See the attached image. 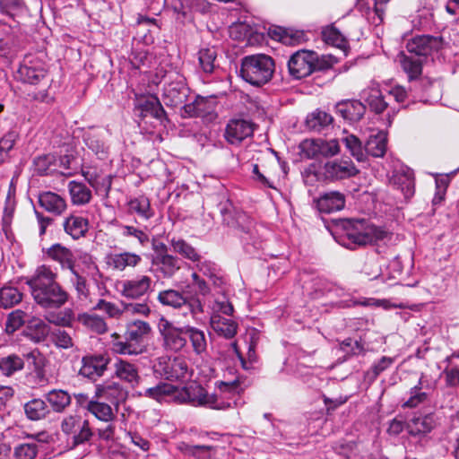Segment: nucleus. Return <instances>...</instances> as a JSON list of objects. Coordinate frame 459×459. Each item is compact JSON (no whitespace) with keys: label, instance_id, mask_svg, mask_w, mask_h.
<instances>
[{"label":"nucleus","instance_id":"f257e3e1","mask_svg":"<svg viewBox=\"0 0 459 459\" xmlns=\"http://www.w3.org/2000/svg\"><path fill=\"white\" fill-rule=\"evenodd\" d=\"M56 274L48 266H39L27 281L37 304L45 308H57L68 299V294L56 282Z\"/></svg>","mask_w":459,"mask_h":459},{"label":"nucleus","instance_id":"f03ea898","mask_svg":"<svg viewBox=\"0 0 459 459\" xmlns=\"http://www.w3.org/2000/svg\"><path fill=\"white\" fill-rule=\"evenodd\" d=\"M151 332L149 323L135 320L126 325L124 336L114 333L111 334V351L119 355L136 356L146 351L144 339Z\"/></svg>","mask_w":459,"mask_h":459},{"label":"nucleus","instance_id":"7ed1b4c3","mask_svg":"<svg viewBox=\"0 0 459 459\" xmlns=\"http://www.w3.org/2000/svg\"><path fill=\"white\" fill-rule=\"evenodd\" d=\"M275 65L273 59L264 54L250 55L242 58L239 76L254 86H262L273 77Z\"/></svg>","mask_w":459,"mask_h":459},{"label":"nucleus","instance_id":"20e7f679","mask_svg":"<svg viewBox=\"0 0 459 459\" xmlns=\"http://www.w3.org/2000/svg\"><path fill=\"white\" fill-rule=\"evenodd\" d=\"M344 236L350 241L343 243L349 248L354 246H363L372 244L377 240L384 239L385 231L371 225H368L365 221L347 220L343 222Z\"/></svg>","mask_w":459,"mask_h":459},{"label":"nucleus","instance_id":"39448f33","mask_svg":"<svg viewBox=\"0 0 459 459\" xmlns=\"http://www.w3.org/2000/svg\"><path fill=\"white\" fill-rule=\"evenodd\" d=\"M174 402L208 409L224 407L222 402H219L204 387L195 382L181 388L175 386Z\"/></svg>","mask_w":459,"mask_h":459},{"label":"nucleus","instance_id":"423d86ee","mask_svg":"<svg viewBox=\"0 0 459 459\" xmlns=\"http://www.w3.org/2000/svg\"><path fill=\"white\" fill-rule=\"evenodd\" d=\"M87 411L95 416L103 425L96 427L95 431L101 440H113L116 431V412L112 406L103 402L91 400L86 405Z\"/></svg>","mask_w":459,"mask_h":459},{"label":"nucleus","instance_id":"0eeeda50","mask_svg":"<svg viewBox=\"0 0 459 459\" xmlns=\"http://www.w3.org/2000/svg\"><path fill=\"white\" fill-rule=\"evenodd\" d=\"M158 300L164 306L175 309L186 308L195 322H199V316L204 313V305L198 298H187L177 290L169 289L158 294Z\"/></svg>","mask_w":459,"mask_h":459},{"label":"nucleus","instance_id":"6e6552de","mask_svg":"<svg viewBox=\"0 0 459 459\" xmlns=\"http://www.w3.org/2000/svg\"><path fill=\"white\" fill-rule=\"evenodd\" d=\"M162 100L167 106L177 107L183 104L190 92L183 75L170 71L163 76Z\"/></svg>","mask_w":459,"mask_h":459},{"label":"nucleus","instance_id":"1a4fd4ad","mask_svg":"<svg viewBox=\"0 0 459 459\" xmlns=\"http://www.w3.org/2000/svg\"><path fill=\"white\" fill-rule=\"evenodd\" d=\"M61 429L68 436L67 444L71 448L84 444L93 436L88 420L78 414L65 416L61 422Z\"/></svg>","mask_w":459,"mask_h":459},{"label":"nucleus","instance_id":"9d476101","mask_svg":"<svg viewBox=\"0 0 459 459\" xmlns=\"http://www.w3.org/2000/svg\"><path fill=\"white\" fill-rule=\"evenodd\" d=\"M318 68V55L307 49L298 50L288 62L289 73L295 79L305 78Z\"/></svg>","mask_w":459,"mask_h":459},{"label":"nucleus","instance_id":"9b49d317","mask_svg":"<svg viewBox=\"0 0 459 459\" xmlns=\"http://www.w3.org/2000/svg\"><path fill=\"white\" fill-rule=\"evenodd\" d=\"M159 328L166 351L177 353L186 348V325L177 326L167 319H161Z\"/></svg>","mask_w":459,"mask_h":459},{"label":"nucleus","instance_id":"f8f14e48","mask_svg":"<svg viewBox=\"0 0 459 459\" xmlns=\"http://www.w3.org/2000/svg\"><path fill=\"white\" fill-rule=\"evenodd\" d=\"M46 74L45 62L35 55H27L16 72V77L23 82L37 84Z\"/></svg>","mask_w":459,"mask_h":459},{"label":"nucleus","instance_id":"ddd939ff","mask_svg":"<svg viewBox=\"0 0 459 459\" xmlns=\"http://www.w3.org/2000/svg\"><path fill=\"white\" fill-rule=\"evenodd\" d=\"M443 45L441 37L430 35H419L411 38L406 43L407 52L421 57L423 60Z\"/></svg>","mask_w":459,"mask_h":459},{"label":"nucleus","instance_id":"4468645a","mask_svg":"<svg viewBox=\"0 0 459 459\" xmlns=\"http://www.w3.org/2000/svg\"><path fill=\"white\" fill-rule=\"evenodd\" d=\"M157 371L168 380L184 379L188 375V366L182 357L159 359Z\"/></svg>","mask_w":459,"mask_h":459},{"label":"nucleus","instance_id":"2eb2a0df","mask_svg":"<svg viewBox=\"0 0 459 459\" xmlns=\"http://www.w3.org/2000/svg\"><path fill=\"white\" fill-rule=\"evenodd\" d=\"M255 125L247 119H231L226 126L224 138L231 145H238L254 134Z\"/></svg>","mask_w":459,"mask_h":459},{"label":"nucleus","instance_id":"dca6fc26","mask_svg":"<svg viewBox=\"0 0 459 459\" xmlns=\"http://www.w3.org/2000/svg\"><path fill=\"white\" fill-rule=\"evenodd\" d=\"M216 391L212 394L220 402H222V408H212V410H227L237 405L239 393L241 391L240 384L238 379L232 381H217L215 383Z\"/></svg>","mask_w":459,"mask_h":459},{"label":"nucleus","instance_id":"f3484780","mask_svg":"<svg viewBox=\"0 0 459 459\" xmlns=\"http://www.w3.org/2000/svg\"><path fill=\"white\" fill-rule=\"evenodd\" d=\"M359 170L349 159H335L325 162L324 176L331 181L342 180L357 175Z\"/></svg>","mask_w":459,"mask_h":459},{"label":"nucleus","instance_id":"a211bd4d","mask_svg":"<svg viewBox=\"0 0 459 459\" xmlns=\"http://www.w3.org/2000/svg\"><path fill=\"white\" fill-rule=\"evenodd\" d=\"M152 280L147 275H138L135 278L122 281L119 291L126 299H140L152 290Z\"/></svg>","mask_w":459,"mask_h":459},{"label":"nucleus","instance_id":"6ab92c4d","mask_svg":"<svg viewBox=\"0 0 459 459\" xmlns=\"http://www.w3.org/2000/svg\"><path fill=\"white\" fill-rule=\"evenodd\" d=\"M114 375L131 388H136L142 382L138 367L126 359H117L114 364Z\"/></svg>","mask_w":459,"mask_h":459},{"label":"nucleus","instance_id":"aec40b11","mask_svg":"<svg viewBox=\"0 0 459 459\" xmlns=\"http://www.w3.org/2000/svg\"><path fill=\"white\" fill-rule=\"evenodd\" d=\"M108 363V359L101 355L83 357L79 373L84 377L96 380L103 376Z\"/></svg>","mask_w":459,"mask_h":459},{"label":"nucleus","instance_id":"412c9836","mask_svg":"<svg viewBox=\"0 0 459 459\" xmlns=\"http://www.w3.org/2000/svg\"><path fill=\"white\" fill-rule=\"evenodd\" d=\"M190 342L193 353L202 360L208 357V341L204 331L186 325V342Z\"/></svg>","mask_w":459,"mask_h":459},{"label":"nucleus","instance_id":"4be33fe9","mask_svg":"<svg viewBox=\"0 0 459 459\" xmlns=\"http://www.w3.org/2000/svg\"><path fill=\"white\" fill-rule=\"evenodd\" d=\"M323 285L324 288L319 289V291L322 295L329 297L336 307H351L355 305H359V301L353 300L343 288L332 282H324Z\"/></svg>","mask_w":459,"mask_h":459},{"label":"nucleus","instance_id":"5701e85b","mask_svg":"<svg viewBox=\"0 0 459 459\" xmlns=\"http://www.w3.org/2000/svg\"><path fill=\"white\" fill-rule=\"evenodd\" d=\"M106 259L107 264L110 268L119 272L126 270L127 267H136L142 262L140 255L129 251L110 254Z\"/></svg>","mask_w":459,"mask_h":459},{"label":"nucleus","instance_id":"b1692460","mask_svg":"<svg viewBox=\"0 0 459 459\" xmlns=\"http://www.w3.org/2000/svg\"><path fill=\"white\" fill-rule=\"evenodd\" d=\"M397 62L400 64L403 71L407 74L410 81L419 78L422 73V65L424 60L409 52H401L397 56Z\"/></svg>","mask_w":459,"mask_h":459},{"label":"nucleus","instance_id":"393cba45","mask_svg":"<svg viewBox=\"0 0 459 459\" xmlns=\"http://www.w3.org/2000/svg\"><path fill=\"white\" fill-rule=\"evenodd\" d=\"M135 108L143 117L151 116L161 120L165 117V110L156 96H146L137 100Z\"/></svg>","mask_w":459,"mask_h":459},{"label":"nucleus","instance_id":"a878e982","mask_svg":"<svg viewBox=\"0 0 459 459\" xmlns=\"http://www.w3.org/2000/svg\"><path fill=\"white\" fill-rule=\"evenodd\" d=\"M105 134L104 130H91L83 136L86 146L101 160L107 157L108 152V145L104 140Z\"/></svg>","mask_w":459,"mask_h":459},{"label":"nucleus","instance_id":"bb28decb","mask_svg":"<svg viewBox=\"0 0 459 459\" xmlns=\"http://www.w3.org/2000/svg\"><path fill=\"white\" fill-rule=\"evenodd\" d=\"M345 205L344 195L332 191L322 195L316 201V206L321 212L331 213L341 211Z\"/></svg>","mask_w":459,"mask_h":459},{"label":"nucleus","instance_id":"cd10ccee","mask_svg":"<svg viewBox=\"0 0 459 459\" xmlns=\"http://www.w3.org/2000/svg\"><path fill=\"white\" fill-rule=\"evenodd\" d=\"M336 109L345 120L355 123L362 118L366 107L359 100H345L338 103Z\"/></svg>","mask_w":459,"mask_h":459},{"label":"nucleus","instance_id":"c85d7f7f","mask_svg":"<svg viewBox=\"0 0 459 459\" xmlns=\"http://www.w3.org/2000/svg\"><path fill=\"white\" fill-rule=\"evenodd\" d=\"M387 134L383 130L373 131L364 146V153L373 157H383L386 152Z\"/></svg>","mask_w":459,"mask_h":459},{"label":"nucleus","instance_id":"c756f323","mask_svg":"<svg viewBox=\"0 0 459 459\" xmlns=\"http://www.w3.org/2000/svg\"><path fill=\"white\" fill-rule=\"evenodd\" d=\"M195 272L208 279L214 287H221L224 283L217 264L211 260H203L201 257L199 261L195 262Z\"/></svg>","mask_w":459,"mask_h":459},{"label":"nucleus","instance_id":"7c9ffc66","mask_svg":"<svg viewBox=\"0 0 459 459\" xmlns=\"http://www.w3.org/2000/svg\"><path fill=\"white\" fill-rule=\"evenodd\" d=\"M39 205L55 215L62 214L66 209L65 200L53 192H43L39 195Z\"/></svg>","mask_w":459,"mask_h":459},{"label":"nucleus","instance_id":"2f4dec72","mask_svg":"<svg viewBox=\"0 0 459 459\" xmlns=\"http://www.w3.org/2000/svg\"><path fill=\"white\" fill-rule=\"evenodd\" d=\"M175 386L168 383H160L155 386L144 388L139 392L140 396L156 400L157 402H174Z\"/></svg>","mask_w":459,"mask_h":459},{"label":"nucleus","instance_id":"473e14b6","mask_svg":"<svg viewBox=\"0 0 459 459\" xmlns=\"http://www.w3.org/2000/svg\"><path fill=\"white\" fill-rule=\"evenodd\" d=\"M128 213L136 214L140 219L148 221L154 216L150 199L145 195H139L127 202Z\"/></svg>","mask_w":459,"mask_h":459},{"label":"nucleus","instance_id":"72a5a7b5","mask_svg":"<svg viewBox=\"0 0 459 459\" xmlns=\"http://www.w3.org/2000/svg\"><path fill=\"white\" fill-rule=\"evenodd\" d=\"M75 321L87 331L97 334H102L108 331V325L104 318L96 314L86 312L80 313L76 316Z\"/></svg>","mask_w":459,"mask_h":459},{"label":"nucleus","instance_id":"f704fd0d","mask_svg":"<svg viewBox=\"0 0 459 459\" xmlns=\"http://www.w3.org/2000/svg\"><path fill=\"white\" fill-rule=\"evenodd\" d=\"M360 98L364 100L369 108L376 113L380 114L387 108V102L384 100L382 92L377 85H372L364 89L360 93Z\"/></svg>","mask_w":459,"mask_h":459},{"label":"nucleus","instance_id":"c9c22d12","mask_svg":"<svg viewBox=\"0 0 459 459\" xmlns=\"http://www.w3.org/2000/svg\"><path fill=\"white\" fill-rule=\"evenodd\" d=\"M100 398L108 400L112 405L117 407L127 395L126 391L119 383H109L97 388Z\"/></svg>","mask_w":459,"mask_h":459},{"label":"nucleus","instance_id":"e433bc0d","mask_svg":"<svg viewBox=\"0 0 459 459\" xmlns=\"http://www.w3.org/2000/svg\"><path fill=\"white\" fill-rule=\"evenodd\" d=\"M64 230L74 239L84 237L89 230V221L77 215H70L64 221Z\"/></svg>","mask_w":459,"mask_h":459},{"label":"nucleus","instance_id":"4c0bfd02","mask_svg":"<svg viewBox=\"0 0 459 459\" xmlns=\"http://www.w3.org/2000/svg\"><path fill=\"white\" fill-rule=\"evenodd\" d=\"M210 325L214 332L225 338H232L237 333V324L233 320L221 316L219 314L212 315Z\"/></svg>","mask_w":459,"mask_h":459},{"label":"nucleus","instance_id":"58836bf2","mask_svg":"<svg viewBox=\"0 0 459 459\" xmlns=\"http://www.w3.org/2000/svg\"><path fill=\"white\" fill-rule=\"evenodd\" d=\"M68 190L71 201L74 205H84L89 204L92 196L91 189L82 182L74 180L69 182Z\"/></svg>","mask_w":459,"mask_h":459},{"label":"nucleus","instance_id":"ea45409f","mask_svg":"<svg viewBox=\"0 0 459 459\" xmlns=\"http://www.w3.org/2000/svg\"><path fill=\"white\" fill-rule=\"evenodd\" d=\"M49 332L48 325L41 319L30 317L27 321L25 334L34 342H40L46 339Z\"/></svg>","mask_w":459,"mask_h":459},{"label":"nucleus","instance_id":"a19ab883","mask_svg":"<svg viewBox=\"0 0 459 459\" xmlns=\"http://www.w3.org/2000/svg\"><path fill=\"white\" fill-rule=\"evenodd\" d=\"M394 183L397 185L405 199H410L414 195L413 173L408 168L403 170V174L394 175Z\"/></svg>","mask_w":459,"mask_h":459},{"label":"nucleus","instance_id":"79ce46f5","mask_svg":"<svg viewBox=\"0 0 459 459\" xmlns=\"http://www.w3.org/2000/svg\"><path fill=\"white\" fill-rule=\"evenodd\" d=\"M333 117L325 111L316 109L310 113L306 119V125L308 129L321 132L333 123Z\"/></svg>","mask_w":459,"mask_h":459},{"label":"nucleus","instance_id":"37998d69","mask_svg":"<svg viewBox=\"0 0 459 459\" xmlns=\"http://www.w3.org/2000/svg\"><path fill=\"white\" fill-rule=\"evenodd\" d=\"M46 400L56 412H62L71 403V395L61 389H53L46 394Z\"/></svg>","mask_w":459,"mask_h":459},{"label":"nucleus","instance_id":"c03bdc74","mask_svg":"<svg viewBox=\"0 0 459 459\" xmlns=\"http://www.w3.org/2000/svg\"><path fill=\"white\" fill-rule=\"evenodd\" d=\"M433 427V418L429 415L413 418L407 423L408 432L411 436L429 433L432 430Z\"/></svg>","mask_w":459,"mask_h":459},{"label":"nucleus","instance_id":"a18cd8bd","mask_svg":"<svg viewBox=\"0 0 459 459\" xmlns=\"http://www.w3.org/2000/svg\"><path fill=\"white\" fill-rule=\"evenodd\" d=\"M24 411L26 416L31 420H41L49 413L47 403L41 399H33L26 403Z\"/></svg>","mask_w":459,"mask_h":459},{"label":"nucleus","instance_id":"49530a36","mask_svg":"<svg viewBox=\"0 0 459 459\" xmlns=\"http://www.w3.org/2000/svg\"><path fill=\"white\" fill-rule=\"evenodd\" d=\"M170 244L173 251L179 254L184 258L188 259L193 263L200 260L201 255L186 240L181 238H172Z\"/></svg>","mask_w":459,"mask_h":459},{"label":"nucleus","instance_id":"de8ad7c7","mask_svg":"<svg viewBox=\"0 0 459 459\" xmlns=\"http://www.w3.org/2000/svg\"><path fill=\"white\" fill-rule=\"evenodd\" d=\"M115 224L117 227L119 235L121 237L134 238L142 247H144L149 243V236L144 230L133 225H126L117 221Z\"/></svg>","mask_w":459,"mask_h":459},{"label":"nucleus","instance_id":"09e8293b","mask_svg":"<svg viewBox=\"0 0 459 459\" xmlns=\"http://www.w3.org/2000/svg\"><path fill=\"white\" fill-rule=\"evenodd\" d=\"M341 142L345 145L347 151L351 155L355 158L358 161L361 162L366 160V154L364 153V147L360 140L354 134H344L341 138Z\"/></svg>","mask_w":459,"mask_h":459},{"label":"nucleus","instance_id":"8fccbe9b","mask_svg":"<svg viewBox=\"0 0 459 459\" xmlns=\"http://www.w3.org/2000/svg\"><path fill=\"white\" fill-rule=\"evenodd\" d=\"M48 255L52 259L59 262L63 267L72 269L73 255L68 248L61 246L60 244H55L48 248Z\"/></svg>","mask_w":459,"mask_h":459},{"label":"nucleus","instance_id":"3c124183","mask_svg":"<svg viewBox=\"0 0 459 459\" xmlns=\"http://www.w3.org/2000/svg\"><path fill=\"white\" fill-rule=\"evenodd\" d=\"M322 37L325 43L345 50L348 42L344 36L334 26H327L322 31Z\"/></svg>","mask_w":459,"mask_h":459},{"label":"nucleus","instance_id":"603ef678","mask_svg":"<svg viewBox=\"0 0 459 459\" xmlns=\"http://www.w3.org/2000/svg\"><path fill=\"white\" fill-rule=\"evenodd\" d=\"M24 367L23 359L15 354L0 359V370L4 376H11Z\"/></svg>","mask_w":459,"mask_h":459},{"label":"nucleus","instance_id":"864d4df0","mask_svg":"<svg viewBox=\"0 0 459 459\" xmlns=\"http://www.w3.org/2000/svg\"><path fill=\"white\" fill-rule=\"evenodd\" d=\"M178 448L186 455L194 456L197 459H208L210 457V451L212 446H193L186 442L178 444Z\"/></svg>","mask_w":459,"mask_h":459},{"label":"nucleus","instance_id":"5fc2aeb1","mask_svg":"<svg viewBox=\"0 0 459 459\" xmlns=\"http://www.w3.org/2000/svg\"><path fill=\"white\" fill-rule=\"evenodd\" d=\"M199 63L203 71L206 74H211L215 68V60L217 57V51L214 48H201L199 53Z\"/></svg>","mask_w":459,"mask_h":459},{"label":"nucleus","instance_id":"6e6d98bb","mask_svg":"<svg viewBox=\"0 0 459 459\" xmlns=\"http://www.w3.org/2000/svg\"><path fill=\"white\" fill-rule=\"evenodd\" d=\"M22 300V293L13 287H3L0 290V306L7 308Z\"/></svg>","mask_w":459,"mask_h":459},{"label":"nucleus","instance_id":"4d7b16f0","mask_svg":"<svg viewBox=\"0 0 459 459\" xmlns=\"http://www.w3.org/2000/svg\"><path fill=\"white\" fill-rule=\"evenodd\" d=\"M206 100L204 98L197 96L195 99L183 106L182 116L183 117H202L205 113Z\"/></svg>","mask_w":459,"mask_h":459},{"label":"nucleus","instance_id":"13d9d810","mask_svg":"<svg viewBox=\"0 0 459 459\" xmlns=\"http://www.w3.org/2000/svg\"><path fill=\"white\" fill-rule=\"evenodd\" d=\"M29 318H30V316L27 313H25L20 309L13 311L12 313L9 314L8 318L6 320L5 331L8 333H14L22 325L27 323Z\"/></svg>","mask_w":459,"mask_h":459},{"label":"nucleus","instance_id":"bf43d9fd","mask_svg":"<svg viewBox=\"0 0 459 459\" xmlns=\"http://www.w3.org/2000/svg\"><path fill=\"white\" fill-rule=\"evenodd\" d=\"M159 265L165 277H172L179 269L178 260L171 255H162L159 257Z\"/></svg>","mask_w":459,"mask_h":459},{"label":"nucleus","instance_id":"052dcab7","mask_svg":"<svg viewBox=\"0 0 459 459\" xmlns=\"http://www.w3.org/2000/svg\"><path fill=\"white\" fill-rule=\"evenodd\" d=\"M18 138L19 134L11 130L0 139V164L8 157L9 152L13 149Z\"/></svg>","mask_w":459,"mask_h":459},{"label":"nucleus","instance_id":"680f3d73","mask_svg":"<svg viewBox=\"0 0 459 459\" xmlns=\"http://www.w3.org/2000/svg\"><path fill=\"white\" fill-rule=\"evenodd\" d=\"M318 143H319L318 158L333 157L340 152L339 141L336 139H332L330 141H326V140L318 138Z\"/></svg>","mask_w":459,"mask_h":459},{"label":"nucleus","instance_id":"e2e57ef3","mask_svg":"<svg viewBox=\"0 0 459 459\" xmlns=\"http://www.w3.org/2000/svg\"><path fill=\"white\" fill-rule=\"evenodd\" d=\"M191 278L192 286L197 294L202 296H207L211 293V285L212 284L211 281H209L208 279L203 277L197 272H193L191 273Z\"/></svg>","mask_w":459,"mask_h":459},{"label":"nucleus","instance_id":"0e129e2a","mask_svg":"<svg viewBox=\"0 0 459 459\" xmlns=\"http://www.w3.org/2000/svg\"><path fill=\"white\" fill-rule=\"evenodd\" d=\"M387 277L381 273L375 276L376 279H379L381 281L385 282L387 280L395 281L400 280L403 274V265L398 258L392 260L387 266Z\"/></svg>","mask_w":459,"mask_h":459},{"label":"nucleus","instance_id":"69168bd1","mask_svg":"<svg viewBox=\"0 0 459 459\" xmlns=\"http://www.w3.org/2000/svg\"><path fill=\"white\" fill-rule=\"evenodd\" d=\"M94 309L102 311L110 318H120L124 314V309L119 308L115 303L105 299H99L94 306Z\"/></svg>","mask_w":459,"mask_h":459},{"label":"nucleus","instance_id":"338daca9","mask_svg":"<svg viewBox=\"0 0 459 459\" xmlns=\"http://www.w3.org/2000/svg\"><path fill=\"white\" fill-rule=\"evenodd\" d=\"M23 7L22 0H0V12L12 17L21 13Z\"/></svg>","mask_w":459,"mask_h":459},{"label":"nucleus","instance_id":"774afa93","mask_svg":"<svg viewBox=\"0 0 459 459\" xmlns=\"http://www.w3.org/2000/svg\"><path fill=\"white\" fill-rule=\"evenodd\" d=\"M37 445L32 444H21L14 448V457L16 459H34L37 455Z\"/></svg>","mask_w":459,"mask_h":459}]
</instances>
